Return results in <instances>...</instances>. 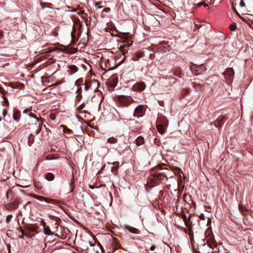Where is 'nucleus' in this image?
Segmentation results:
<instances>
[{
	"label": "nucleus",
	"mask_w": 253,
	"mask_h": 253,
	"mask_svg": "<svg viewBox=\"0 0 253 253\" xmlns=\"http://www.w3.org/2000/svg\"><path fill=\"white\" fill-rule=\"evenodd\" d=\"M166 175L162 172H158L150 176L147 180V185L149 187H154L162 182Z\"/></svg>",
	"instance_id": "1"
},
{
	"label": "nucleus",
	"mask_w": 253,
	"mask_h": 253,
	"mask_svg": "<svg viewBox=\"0 0 253 253\" xmlns=\"http://www.w3.org/2000/svg\"><path fill=\"white\" fill-rule=\"evenodd\" d=\"M211 232V231L210 230V228L208 227L207 229V234H208V235L207 236V245L211 250H208L207 248V252L208 253H215L216 252V244L212 233H211V234H210Z\"/></svg>",
	"instance_id": "2"
},
{
	"label": "nucleus",
	"mask_w": 253,
	"mask_h": 253,
	"mask_svg": "<svg viewBox=\"0 0 253 253\" xmlns=\"http://www.w3.org/2000/svg\"><path fill=\"white\" fill-rule=\"evenodd\" d=\"M245 5L244 0H233V10L237 12V10L242 14H244L246 12Z\"/></svg>",
	"instance_id": "3"
},
{
	"label": "nucleus",
	"mask_w": 253,
	"mask_h": 253,
	"mask_svg": "<svg viewBox=\"0 0 253 253\" xmlns=\"http://www.w3.org/2000/svg\"><path fill=\"white\" fill-rule=\"evenodd\" d=\"M156 127L158 131L161 134L165 132V127L168 125V121L165 117H159L157 121Z\"/></svg>",
	"instance_id": "4"
},
{
	"label": "nucleus",
	"mask_w": 253,
	"mask_h": 253,
	"mask_svg": "<svg viewBox=\"0 0 253 253\" xmlns=\"http://www.w3.org/2000/svg\"><path fill=\"white\" fill-rule=\"evenodd\" d=\"M119 100L122 105L124 107H127L132 103L133 99L129 96L122 95L119 96Z\"/></svg>",
	"instance_id": "5"
},
{
	"label": "nucleus",
	"mask_w": 253,
	"mask_h": 253,
	"mask_svg": "<svg viewBox=\"0 0 253 253\" xmlns=\"http://www.w3.org/2000/svg\"><path fill=\"white\" fill-rule=\"evenodd\" d=\"M205 66L202 65H192L190 67L191 72L195 75H200L203 73L205 70Z\"/></svg>",
	"instance_id": "6"
},
{
	"label": "nucleus",
	"mask_w": 253,
	"mask_h": 253,
	"mask_svg": "<svg viewBox=\"0 0 253 253\" xmlns=\"http://www.w3.org/2000/svg\"><path fill=\"white\" fill-rule=\"evenodd\" d=\"M146 110L143 105H139L135 108L133 112V116L140 118L143 116L145 114Z\"/></svg>",
	"instance_id": "7"
},
{
	"label": "nucleus",
	"mask_w": 253,
	"mask_h": 253,
	"mask_svg": "<svg viewBox=\"0 0 253 253\" xmlns=\"http://www.w3.org/2000/svg\"><path fill=\"white\" fill-rule=\"evenodd\" d=\"M20 203V199L16 198L14 201L11 202L5 205V208L8 210H14L17 209Z\"/></svg>",
	"instance_id": "8"
},
{
	"label": "nucleus",
	"mask_w": 253,
	"mask_h": 253,
	"mask_svg": "<svg viewBox=\"0 0 253 253\" xmlns=\"http://www.w3.org/2000/svg\"><path fill=\"white\" fill-rule=\"evenodd\" d=\"M99 86V82L97 80H93L90 83H86L84 85V89L85 90H88L90 88L92 87H95V90L97 89Z\"/></svg>",
	"instance_id": "9"
},
{
	"label": "nucleus",
	"mask_w": 253,
	"mask_h": 253,
	"mask_svg": "<svg viewBox=\"0 0 253 253\" xmlns=\"http://www.w3.org/2000/svg\"><path fill=\"white\" fill-rule=\"evenodd\" d=\"M39 226L37 224H29L25 226V229L30 232L38 233Z\"/></svg>",
	"instance_id": "10"
},
{
	"label": "nucleus",
	"mask_w": 253,
	"mask_h": 253,
	"mask_svg": "<svg viewBox=\"0 0 253 253\" xmlns=\"http://www.w3.org/2000/svg\"><path fill=\"white\" fill-rule=\"evenodd\" d=\"M112 247L114 251H116L118 249H123V248L121 247L120 244L119 243V242L118 240L114 238L113 239V242L112 243Z\"/></svg>",
	"instance_id": "11"
},
{
	"label": "nucleus",
	"mask_w": 253,
	"mask_h": 253,
	"mask_svg": "<svg viewBox=\"0 0 253 253\" xmlns=\"http://www.w3.org/2000/svg\"><path fill=\"white\" fill-rule=\"evenodd\" d=\"M41 224L43 226V232L45 235H53V233L51 231L50 228L48 226H45V223L43 220H42Z\"/></svg>",
	"instance_id": "12"
},
{
	"label": "nucleus",
	"mask_w": 253,
	"mask_h": 253,
	"mask_svg": "<svg viewBox=\"0 0 253 253\" xmlns=\"http://www.w3.org/2000/svg\"><path fill=\"white\" fill-rule=\"evenodd\" d=\"M125 228L126 230H128L130 233H134V234H138V233L139 230L138 229L133 227H131L130 226L125 225Z\"/></svg>",
	"instance_id": "13"
},
{
	"label": "nucleus",
	"mask_w": 253,
	"mask_h": 253,
	"mask_svg": "<svg viewBox=\"0 0 253 253\" xmlns=\"http://www.w3.org/2000/svg\"><path fill=\"white\" fill-rule=\"evenodd\" d=\"M36 198L38 199L39 200L44 201H45L46 202H47V203H53V204H54L55 203V201L54 200L50 199H48L47 198H45V197H42V196H41L37 195L36 196Z\"/></svg>",
	"instance_id": "14"
},
{
	"label": "nucleus",
	"mask_w": 253,
	"mask_h": 253,
	"mask_svg": "<svg viewBox=\"0 0 253 253\" xmlns=\"http://www.w3.org/2000/svg\"><path fill=\"white\" fill-rule=\"evenodd\" d=\"M144 55V52L142 51H138L136 52L132 57V59L134 61H137L140 58L143 57Z\"/></svg>",
	"instance_id": "15"
},
{
	"label": "nucleus",
	"mask_w": 253,
	"mask_h": 253,
	"mask_svg": "<svg viewBox=\"0 0 253 253\" xmlns=\"http://www.w3.org/2000/svg\"><path fill=\"white\" fill-rule=\"evenodd\" d=\"M20 115L21 114L20 111H19L17 110H14L13 118L15 121H16V122H18L20 118Z\"/></svg>",
	"instance_id": "16"
},
{
	"label": "nucleus",
	"mask_w": 253,
	"mask_h": 253,
	"mask_svg": "<svg viewBox=\"0 0 253 253\" xmlns=\"http://www.w3.org/2000/svg\"><path fill=\"white\" fill-rule=\"evenodd\" d=\"M44 178L48 181H52L54 179V175L52 173L48 172L44 174Z\"/></svg>",
	"instance_id": "17"
},
{
	"label": "nucleus",
	"mask_w": 253,
	"mask_h": 253,
	"mask_svg": "<svg viewBox=\"0 0 253 253\" xmlns=\"http://www.w3.org/2000/svg\"><path fill=\"white\" fill-rule=\"evenodd\" d=\"M60 127L63 128V130L64 133L69 134H72L73 133V131L71 129L68 128L66 126L62 125L60 126Z\"/></svg>",
	"instance_id": "18"
},
{
	"label": "nucleus",
	"mask_w": 253,
	"mask_h": 253,
	"mask_svg": "<svg viewBox=\"0 0 253 253\" xmlns=\"http://www.w3.org/2000/svg\"><path fill=\"white\" fill-rule=\"evenodd\" d=\"M135 141L136 145L137 146H140L144 143V139L142 136H139L137 138Z\"/></svg>",
	"instance_id": "19"
},
{
	"label": "nucleus",
	"mask_w": 253,
	"mask_h": 253,
	"mask_svg": "<svg viewBox=\"0 0 253 253\" xmlns=\"http://www.w3.org/2000/svg\"><path fill=\"white\" fill-rule=\"evenodd\" d=\"M21 232L23 233V235H24L28 239L31 238L35 236L34 234L25 232L22 229L21 230Z\"/></svg>",
	"instance_id": "20"
},
{
	"label": "nucleus",
	"mask_w": 253,
	"mask_h": 253,
	"mask_svg": "<svg viewBox=\"0 0 253 253\" xmlns=\"http://www.w3.org/2000/svg\"><path fill=\"white\" fill-rule=\"evenodd\" d=\"M82 18L84 20L85 22V23H86V26H88V24H90V19H91V17H90L89 18V20H88V15L87 13H84L83 15V16H82Z\"/></svg>",
	"instance_id": "21"
},
{
	"label": "nucleus",
	"mask_w": 253,
	"mask_h": 253,
	"mask_svg": "<svg viewBox=\"0 0 253 253\" xmlns=\"http://www.w3.org/2000/svg\"><path fill=\"white\" fill-rule=\"evenodd\" d=\"M113 165H114V166L112 167L111 171L113 172L116 173V172H117V171H118V169L119 162H115L113 163Z\"/></svg>",
	"instance_id": "22"
},
{
	"label": "nucleus",
	"mask_w": 253,
	"mask_h": 253,
	"mask_svg": "<svg viewBox=\"0 0 253 253\" xmlns=\"http://www.w3.org/2000/svg\"><path fill=\"white\" fill-rule=\"evenodd\" d=\"M110 10V8H105L101 12V15L102 18L106 17V13Z\"/></svg>",
	"instance_id": "23"
},
{
	"label": "nucleus",
	"mask_w": 253,
	"mask_h": 253,
	"mask_svg": "<svg viewBox=\"0 0 253 253\" xmlns=\"http://www.w3.org/2000/svg\"><path fill=\"white\" fill-rule=\"evenodd\" d=\"M146 87V85L144 83H140L137 84L138 89L140 91L143 90Z\"/></svg>",
	"instance_id": "24"
},
{
	"label": "nucleus",
	"mask_w": 253,
	"mask_h": 253,
	"mask_svg": "<svg viewBox=\"0 0 253 253\" xmlns=\"http://www.w3.org/2000/svg\"><path fill=\"white\" fill-rule=\"evenodd\" d=\"M84 80L83 78L78 79L75 82V85L77 86H79L80 85H83Z\"/></svg>",
	"instance_id": "25"
},
{
	"label": "nucleus",
	"mask_w": 253,
	"mask_h": 253,
	"mask_svg": "<svg viewBox=\"0 0 253 253\" xmlns=\"http://www.w3.org/2000/svg\"><path fill=\"white\" fill-rule=\"evenodd\" d=\"M107 141L110 143H116L117 142V139L115 137H110L108 139Z\"/></svg>",
	"instance_id": "26"
},
{
	"label": "nucleus",
	"mask_w": 253,
	"mask_h": 253,
	"mask_svg": "<svg viewBox=\"0 0 253 253\" xmlns=\"http://www.w3.org/2000/svg\"><path fill=\"white\" fill-rule=\"evenodd\" d=\"M197 214L199 216V218L202 220H205V215L203 213H202L200 211L197 210Z\"/></svg>",
	"instance_id": "27"
},
{
	"label": "nucleus",
	"mask_w": 253,
	"mask_h": 253,
	"mask_svg": "<svg viewBox=\"0 0 253 253\" xmlns=\"http://www.w3.org/2000/svg\"><path fill=\"white\" fill-rule=\"evenodd\" d=\"M34 142V138L33 137V135L31 134V136L29 137L28 143L29 146H31Z\"/></svg>",
	"instance_id": "28"
},
{
	"label": "nucleus",
	"mask_w": 253,
	"mask_h": 253,
	"mask_svg": "<svg viewBox=\"0 0 253 253\" xmlns=\"http://www.w3.org/2000/svg\"><path fill=\"white\" fill-rule=\"evenodd\" d=\"M71 36H72V40L74 42H75L76 41V38L75 37V30H74V32H72L71 33Z\"/></svg>",
	"instance_id": "29"
},
{
	"label": "nucleus",
	"mask_w": 253,
	"mask_h": 253,
	"mask_svg": "<svg viewBox=\"0 0 253 253\" xmlns=\"http://www.w3.org/2000/svg\"><path fill=\"white\" fill-rule=\"evenodd\" d=\"M69 68L74 73L76 72L78 70V68L75 65H72Z\"/></svg>",
	"instance_id": "30"
},
{
	"label": "nucleus",
	"mask_w": 253,
	"mask_h": 253,
	"mask_svg": "<svg viewBox=\"0 0 253 253\" xmlns=\"http://www.w3.org/2000/svg\"><path fill=\"white\" fill-rule=\"evenodd\" d=\"M12 218V215L11 214L8 215L6 216V219H5L6 222L8 223L10 221V220H11Z\"/></svg>",
	"instance_id": "31"
},
{
	"label": "nucleus",
	"mask_w": 253,
	"mask_h": 253,
	"mask_svg": "<svg viewBox=\"0 0 253 253\" xmlns=\"http://www.w3.org/2000/svg\"><path fill=\"white\" fill-rule=\"evenodd\" d=\"M3 99L4 100V103H5L3 104V106L4 105H6V106H8L9 105V102H8V99L7 98L5 97V96H3Z\"/></svg>",
	"instance_id": "32"
},
{
	"label": "nucleus",
	"mask_w": 253,
	"mask_h": 253,
	"mask_svg": "<svg viewBox=\"0 0 253 253\" xmlns=\"http://www.w3.org/2000/svg\"><path fill=\"white\" fill-rule=\"evenodd\" d=\"M225 75H226L227 74H229L230 76H231L232 75V74H233V71H232V70L231 69L227 70L225 72Z\"/></svg>",
	"instance_id": "33"
},
{
	"label": "nucleus",
	"mask_w": 253,
	"mask_h": 253,
	"mask_svg": "<svg viewBox=\"0 0 253 253\" xmlns=\"http://www.w3.org/2000/svg\"><path fill=\"white\" fill-rule=\"evenodd\" d=\"M84 104H82L81 105H80V106H79L78 107H77V110L81 112L83 109L84 108Z\"/></svg>",
	"instance_id": "34"
},
{
	"label": "nucleus",
	"mask_w": 253,
	"mask_h": 253,
	"mask_svg": "<svg viewBox=\"0 0 253 253\" xmlns=\"http://www.w3.org/2000/svg\"><path fill=\"white\" fill-rule=\"evenodd\" d=\"M236 25L235 24H231L230 25L229 28L231 31H234L236 30Z\"/></svg>",
	"instance_id": "35"
},
{
	"label": "nucleus",
	"mask_w": 253,
	"mask_h": 253,
	"mask_svg": "<svg viewBox=\"0 0 253 253\" xmlns=\"http://www.w3.org/2000/svg\"><path fill=\"white\" fill-rule=\"evenodd\" d=\"M30 116H31V117L36 118L37 121V122H39L40 121V119L39 118H38L36 115H35V114H34L33 113H31Z\"/></svg>",
	"instance_id": "36"
},
{
	"label": "nucleus",
	"mask_w": 253,
	"mask_h": 253,
	"mask_svg": "<svg viewBox=\"0 0 253 253\" xmlns=\"http://www.w3.org/2000/svg\"><path fill=\"white\" fill-rule=\"evenodd\" d=\"M7 114V110L6 109H3L2 110V115L4 117L6 116Z\"/></svg>",
	"instance_id": "37"
},
{
	"label": "nucleus",
	"mask_w": 253,
	"mask_h": 253,
	"mask_svg": "<svg viewBox=\"0 0 253 253\" xmlns=\"http://www.w3.org/2000/svg\"><path fill=\"white\" fill-rule=\"evenodd\" d=\"M35 186L38 189H41L42 187L37 182L34 183Z\"/></svg>",
	"instance_id": "38"
},
{
	"label": "nucleus",
	"mask_w": 253,
	"mask_h": 253,
	"mask_svg": "<svg viewBox=\"0 0 253 253\" xmlns=\"http://www.w3.org/2000/svg\"><path fill=\"white\" fill-rule=\"evenodd\" d=\"M78 89L77 90V92L76 93H79V94L77 95V97H79V95H80V93L81 92V90H82V88L81 87H79V86H78Z\"/></svg>",
	"instance_id": "39"
},
{
	"label": "nucleus",
	"mask_w": 253,
	"mask_h": 253,
	"mask_svg": "<svg viewBox=\"0 0 253 253\" xmlns=\"http://www.w3.org/2000/svg\"><path fill=\"white\" fill-rule=\"evenodd\" d=\"M12 193V191L11 190H10V189L8 190L7 192H6V196H7V197H8L9 195L11 194Z\"/></svg>",
	"instance_id": "40"
},
{
	"label": "nucleus",
	"mask_w": 253,
	"mask_h": 253,
	"mask_svg": "<svg viewBox=\"0 0 253 253\" xmlns=\"http://www.w3.org/2000/svg\"><path fill=\"white\" fill-rule=\"evenodd\" d=\"M201 5H204L205 7H206V3L205 1H202L200 3H199L198 4V6H201Z\"/></svg>",
	"instance_id": "41"
},
{
	"label": "nucleus",
	"mask_w": 253,
	"mask_h": 253,
	"mask_svg": "<svg viewBox=\"0 0 253 253\" xmlns=\"http://www.w3.org/2000/svg\"><path fill=\"white\" fill-rule=\"evenodd\" d=\"M182 93L184 95H186L189 93V91L187 89H184L183 90Z\"/></svg>",
	"instance_id": "42"
},
{
	"label": "nucleus",
	"mask_w": 253,
	"mask_h": 253,
	"mask_svg": "<svg viewBox=\"0 0 253 253\" xmlns=\"http://www.w3.org/2000/svg\"><path fill=\"white\" fill-rule=\"evenodd\" d=\"M84 11H80L77 13V14L79 15H82L83 16L84 14Z\"/></svg>",
	"instance_id": "43"
},
{
	"label": "nucleus",
	"mask_w": 253,
	"mask_h": 253,
	"mask_svg": "<svg viewBox=\"0 0 253 253\" xmlns=\"http://www.w3.org/2000/svg\"><path fill=\"white\" fill-rule=\"evenodd\" d=\"M167 44H168V42H167L163 41V42H161V44L162 45H163L164 46L167 45Z\"/></svg>",
	"instance_id": "44"
},
{
	"label": "nucleus",
	"mask_w": 253,
	"mask_h": 253,
	"mask_svg": "<svg viewBox=\"0 0 253 253\" xmlns=\"http://www.w3.org/2000/svg\"><path fill=\"white\" fill-rule=\"evenodd\" d=\"M155 249V246L154 245H152V246H151V247L150 248V250L152 251H154V250Z\"/></svg>",
	"instance_id": "45"
},
{
	"label": "nucleus",
	"mask_w": 253,
	"mask_h": 253,
	"mask_svg": "<svg viewBox=\"0 0 253 253\" xmlns=\"http://www.w3.org/2000/svg\"><path fill=\"white\" fill-rule=\"evenodd\" d=\"M73 184V183H70V187H71L70 191L71 192H72L73 191L74 187H73V186L72 185Z\"/></svg>",
	"instance_id": "46"
},
{
	"label": "nucleus",
	"mask_w": 253,
	"mask_h": 253,
	"mask_svg": "<svg viewBox=\"0 0 253 253\" xmlns=\"http://www.w3.org/2000/svg\"><path fill=\"white\" fill-rule=\"evenodd\" d=\"M41 6L42 8H44V7H46V5H45V4L44 3H41Z\"/></svg>",
	"instance_id": "47"
},
{
	"label": "nucleus",
	"mask_w": 253,
	"mask_h": 253,
	"mask_svg": "<svg viewBox=\"0 0 253 253\" xmlns=\"http://www.w3.org/2000/svg\"><path fill=\"white\" fill-rule=\"evenodd\" d=\"M4 91V89L2 87H0V92L3 94Z\"/></svg>",
	"instance_id": "48"
},
{
	"label": "nucleus",
	"mask_w": 253,
	"mask_h": 253,
	"mask_svg": "<svg viewBox=\"0 0 253 253\" xmlns=\"http://www.w3.org/2000/svg\"><path fill=\"white\" fill-rule=\"evenodd\" d=\"M40 131H41V129L39 128L38 129V130L37 131V134H38L40 132Z\"/></svg>",
	"instance_id": "49"
},
{
	"label": "nucleus",
	"mask_w": 253,
	"mask_h": 253,
	"mask_svg": "<svg viewBox=\"0 0 253 253\" xmlns=\"http://www.w3.org/2000/svg\"><path fill=\"white\" fill-rule=\"evenodd\" d=\"M18 186H21V187H27L28 186H22V185H20L19 184L17 185Z\"/></svg>",
	"instance_id": "50"
},
{
	"label": "nucleus",
	"mask_w": 253,
	"mask_h": 253,
	"mask_svg": "<svg viewBox=\"0 0 253 253\" xmlns=\"http://www.w3.org/2000/svg\"><path fill=\"white\" fill-rule=\"evenodd\" d=\"M24 236V235H23V233H22V235H21L19 236V238H23V236Z\"/></svg>",
	"instance_id": "51"
},
{
	"label": "nucleus",
	"mask_w": 253,
	"mask_h": 253,
	"mask_svg": "<svg viewBox=\"0 0 253 253\" xmlns=\"http://www.w3.org/2000/svg\"><path fill=\"white\" fill-rule=\"evenodd\" d=\"M76 11H77L76 9H73L71 10V11L74 12H76Z\"/></svg>",
	"instance_id": "52"
},
{
	"label": "nucleus",
	"mask_w": 253,
	"mask_h": 253,
	"mask_svg": "<svg viewBox=\"0 0 253 253\" xmlns=\"http://www.w3.org/2000/svg\"><path fill=\"white\" fill-rule=\"evenodd\" d=\"M186 217H184V220H185V222L186 224L187 225V222H186Z\"/></svg>",
	"instance_id": "53"
},
{
	"label": "nucleus",
	"mask_w": 253,
	"mask_h": 253,
	"mask_svg": "<svg viewBox=\"0 0 253 253\" xmlns=\"http://www.w3.org/2000/svg\"><path fill=\"white\" fill-rule=\"evenodd\" d=\"M2 33L0 32V37H2Z\"/></svg>",
	"instance_id": "54"
},
{
	"label": "nucleus",
	"mask_w": 253,
	"mask_h": 253,
	"mask_svg": "<svg viewBox=\"0 0 253 253\" xmlns=\"http://www.w3.org/2000/svg\"><path fill=\"white\" fill-rule=\"evenodd\" d=\"M102 8V6H98L97 7V8H98V9H100V8Z\"/></svg>",
	"instance_id": "55"
},
{
	"label": "nucleus",
	"mask_w": 253,
	"mask_h": 253,
	"mask_svg": "<svg viewBox=\"0 0 253 253\" xmlns=\"http://www.w3.org/2000/svg\"><path fill=\"white\" fill-rule=\"evenodd\" d=\"M204 245H205V243H204V244H201V246H202V247H204Z\"/></svg>",
	"instance_id": "56"
},
{
	"label": "nucleus",
	"mask_w": 253,
	"mask_h": 253,
	"mask_svg": "<svg viewBox=\"0 0 253 253\" xmlns=\"http://www.w3.org/2000/svg\"><path fill=\"white\" fill-rule=\"evenodd\" d=\"M199 249H200V248H198V250H199V251H198V253H202L199 251Z\"/></svg>",
	"instance_id": "57"
},
{
	"label": "nucleus",
	"mask_w": 253,
	"mask_h": 253,
	"mask_svg": "<svg viewBox=\"0 0 253 253\" xmlns=\"http://www.w3.org/2000/svg\"><path fill=\"white\" fill-rule=\"evenodd\" d=\"M203 207H204V208L205 209V210H206V205H204Z\"/></svg>",
	"instance_id": "58"
},
{
	"label": "nucleus",
	"mask_w": 253,
	"mask_h": 253,
	"mask_svg": "<svg viewBox=\"0 0 253 253\" xmlns=\"http://www.w3.org/2000/svg\"><path fill=\"white\" fill-rule=\"evenodd\" d=\"M204 235H205V236H206V231L204 233Z\"/></svg>",
	"instance_id": "59"
},
{
	"label": "nucleus",
	"mask_w": 253,
	"mask_h": 253,
	"mask_svg": "<svg viewBox=\"0 0 253 253\" xmlns=\"http://www.w3.org/2000/svg\"><path fill=\"white\" fill-rule=\"evenodd\" d=\"M1 121V118H0V121Z\"/></svg>",
	"instance_id": "60"
}]
</instances>
